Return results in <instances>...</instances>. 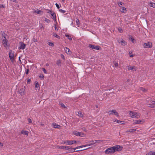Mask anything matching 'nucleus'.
Segmentation results:
<instances>
[{"label": "nucleus", "instance_id": "obj_1", "mask_svg": "<svg viewBox=\"0 0 155 155\" xmlns=\"http://www.w3.org/2000/svg\"><path fill=\"white\" fill-rule=\"evenodd\" d=\"M120 146L118 145H115L112 147L108 148L105 151L104 153L107 154H111L115 152L118 151Z\"/></svg>", "mask_w": 155, "mask_h": 155}, {"label": "nucleus", "instance_id": "obj_2", "mask_svg": "<svg viewBox=\"0 0 155 155\" xmlns=\"http://www.w3.org/2000/svg\"><path fill=\"white\" fill-rule=\"evenodd\" d=\"M129 115L131 117L133 118H138L140 117V114L138 113L130 111Z\"/></svg>", "mask_w": 155, "mask_h": 155}, {"label": "nucleus", "instance_id": "obj_3", "mask_svg": "<svg viewBox=\"0 0 155 155\" xmlns=\"http://www.w3.org/2000/svg\"><path fill=\"white\" fill-rule=\"evenodd\" d=\"M73 134L77 136L84 137L85 136V134L82 132H79L77 131H74L73 132Z\"/></svg>", "mask_w": 155, "mask_h": 155}, {"label": "nucleus", "instance_id": "obj_4", "mask_svg": "<svg viewBox=\"0 0 155 155\" xmlns=\"http://www.w3.org/2000/svg\"><path fill=\"white\" fill-rule=\"evenodd\" d=\"M2 43L3 45L4 46L5 48H6L8 46V40L6 39L5 36H4V38H2Z\"/></svg>", "mask_w": 155, "mask_h": 155}, {"label": "nucleus", "instance_id": "obj_5", "mask_svg": "<svg viewBox=\"0 0 155 155\" xmlns=\"http://www.w3.org/2000/svg\"><path fill=\"white\" fill-rule=\"evenodd\" d=\"M89 47L94 49L97 50H100L101 47L100 46H96L92 44H89L88 45Z\"/></svg>", "mask_w": 155, "mask_h": 155}, {"label": "nucleus", "instance_id": "obj_6", "mask_svg": "<svg viewBox=\"0 0 155 155\" xmlns=\"http://www.w3.org/2000/svg\"><path fill=\"white\" fill-rule=\"evenodd\" d=\"M9 55L11 61L13 62L14 61V52L11 50L9 52Z\"/></svg>", "mask_w": 155, "mask_h": 155}, {"label": "nucleus", "instance_id": "obj_7", "mask_svg": "<svg viewBox=\"0 0 155 155\" xmlns=\"http://www.w3.org/2000/svg\"><path fill=\"white\" fill-rule=\"evenodd\" d=\"M74 140H66L62 142V143L71 145L74 144Z\"/></svg>", "mask_w": 155, "mask_h": 155}, {"label": "nucleus", "instance_id": "obj_8", "mask_svg": "<svg viewBox=\"0 0 155 155\" xmlns=\"http://www.w3.org/2000/svg\"><path fill=\"white\" fill-rule=\"evenodd\" d=\"M144 47L145 48H149L152 47V44L150 42L145 43L144 44Z\"/></svg>", "mask_w": 155, "mask_h": 155}, {"label": "nucleus", "instance_id": "obj_9", "mask_svg": "<svg viewBox=\"0 0 155 155\" xmlns=\"http://www.w3.org/2000/svg\"><path fill=\"white\" fill-rule=\"evenodd\" d=\"M20 46L18 47V49L22 50L24 49L25 48V46H26V45L24 44V43L22 42H20Z\"/></svg>", "mask_w": 155, "mask_h": 155}, {"label": "nucleus", "instance_id": "obj_10", "mask_svg": "<svg viewBox=\"0 0 155 155\" xmlns=\"http://www.w3.org/2000/svg\"><path fill=\"white\" fill-rule=\"evenodd\" d=\"M128 69L129 70H133V71H136L137 70V68L135 66H128Z\"/></svg>", "mask_w": 155, "mask_h": 155}, {"label": "nucleus", "instance_id": "obj_11", "mask_svg": "<svg viewBox=\"0 0 155 155\" xmlns=\"http://www.w3.org/2000/svg\"><path fill=\"white\" fill-rule=\"evenodd\" d=\"M50 14L52 16V18L54 20V21H56V17L55 12L54 11H52V12H51Z\"/></svg>", "mask_w": 155, "mask_h": 155}, {"label": "nucleus", "instance_id": "obj_12", "mask_svg": "<svg viewBox=\"0 0 155 155\" xmlns=\"http://www.w3.org/2000/svg\"><path fill=\"white\" fill-rule=\"evenodd\" d=\"M59 148L60 149H61L69 150L70 149V147L69 146H61L59 147Z\"/></svg>", "mask_w": 155, "mask_h": 155}, {"label": "nucleus", "instance_id": "obj_13", "mask_svg": "<svg viewBox=\"0 0 155 155\" xmlns=\"http://www.w3.org/2000/svg\"><path fill=\"white\" fill-rule=\"evenodd\" d=\"M52 125L53 126V127L54 128L58 129H59L60 128V126L59 125L55 123H53L52 124Z\"/></svg>", "mask_w": 155, "mask_h": 155}, {"label": "nucleus", "instance_id": "obj_14", "mask_svg": "<svg viewBox=\"0 0 155 155\" xmlns=\"http://www.w3.org/2000/svg\"><path fill=\"white\" fill-rule=\"evenodd\" d=\"M19 92L21 95H24L25 93V90L23 88L21 89L20 90Z\"/></svg>", "mask_w": 155, "mask_h": 155}, {"label": "nucleus", "instance_id": "obj_15", "mask_svg": "<svg viewBox=\"0 0 155 155\" xmlns=\"http://www.w3.org/2000/svg\"><path fill=\"white\" fill-rule=\"evenodd\" d=\"M119 42L123 46H125L127 45V42L123 39H122V40L120 41Z\"/></svg>", "mask_w": 155, "mask_h": 155}, {"label": "nucleus", "instance_id": "obj_16", "mask_svg": "<svg viewBox=\"0 0 155 155\" xmlns=\"http://www.w3.org/2000/svg\"><path fill=\"white\" fill-rule=\"evenodd\" d=\"M64 50H65V52L68 54H71L70 50L69 48H68L66 47L64 48Z\"/></svg>", "mask_w": 155, "mask_h": 155}, {"label": "nucleus", "instance_id": "obj_17", "mask_svg": "<svg viewBox=\"0 0 155 155\" xmlns=\"http://www.w3.org/2000/svg\"><path fill=\"white\" fill-rule=\"evenodd\" d=\"M121 7L122 8V9H120V11L122 13H125L126 12V8L124 7Z\"/></svg>", "mask_w": 155, "mask_h": 155}, {"label": "nucleus", "instance_id": "obj_18", "mask_svg": "<svg viewBox=\"0 0 155 155\" xmlns=\"http://www.w3.org/2000/svg\"><path fill=\"white\" fill-rule=\"evenodd\" d=\"M83 147V146H80L79 147H76V148H74V149H73V150H74V151L73 152H77V151H81V150H76V149L79 148H82Z\"/></svg>", "mask_w": 155, "mask_h": 155}, {"label": "nucleus", "instance_id": "obj_19", "mask_svg": "<svg viewBox=\"0 0 155 155\" xmlns=\"http://www.w3.org/2000/svg\"><path fill=\"white\" fill-rule=\"evenodd\" d=\"M21 133L23 134L28 135V132L27 131H24V130H22L21 131Z\"/></svg>", "mask_w": 155, "mask_h": 155}, {"label": "nucleus", "instance_id": "obj_20", "mask_svg": "<svg viewBox=\"0 0 155 155\" xmlns=\"http://www.w3.org/2000/svg\"><path fill=\"white\" fill-rule=\"evenodd\" d=\"M102 141H103V140H95L94 141L95 142L94 143H92L91 144H95L96 143H100V142H102Z\"/></svg>", "mask_w": 155, "mask_h": 155}, {"label": "nucleus", "instance_id": "obj_21", "mask_svg": "<svg viewBox=\"0 0 155 155\" xmlns=\"http://www.w3.org/2000/svg\"><path fill=\"white\" fill-rule=\"evenodd\" d=\"M146 155H155V152L150 151L146 154Z\"/></svg>", "mask_w": 155, "mask_h": 155}, {"label": "nucleus", "instance_id": "obj_22", "mask_svg": "<svg viewBox=\"0 0 155 155\" xmlns=\"http://www.w3.org/2000/svg\"><path fill=\"white\" fill-rule=\"evenodd\" d=\"M149 4L150 5V6L151 7H152L153 8H155V3L150 2Z\"/></svg>", "mask_w": 155, "mask_h": 155}, {"label": "nucleus", "instance_id": "obj_23", "mask_svg": "<svg viewBox=\"0 0 155 155\" xmlns=\"http://www.w3.org/2000/svg\"><path fill=\"white\" fill-rule=\"evenodd\" d=\"M136 130L134 129H130L128 130H127L126 131L127 132H130V133H132L133 132H134Z\"/></svg>", "mask_w": 155, "mask_h": 155}, {"label": "nucleus", "instance_id": "obj_24", "mask_svg": "<svg viewBox=\"0 0 155 155\" xmlns=\"http://www.w3.org/2000/svg\"><path fill=\"white\" fill-rule=\"evenodd\" d=\"M61 61L60 60L57 61L56 62V64L57 65L60 66H61Z\"/></svg>", "mask_w": 155, "mask_h": 155}, {"label": "nucleus", "instance_id": "obj_25", "mask_svg": "<svg viewBox=\"0 0 155 155\" xmlns=\"http://www.w3.org/2000/svg\"><path fill=\"white\" fill-rule=\"evenodd\" d=\"M60 104L61 105V106L62 107H63L65 109H66L67 107H66L65 105H64V104H63V103L61 102L60 103Z\"/></svg>", "mask_w": 155, "mask_h": 155}, {"label": "nucleus", "instance_id": "obj_26", "mask_svg": "<svg viewBox=\"0 0 155 155\" xmlns=\"http://www.w3.org/2000/svg\"><path fill=\"white\" fill-rule=\"evenodd\" d=\"M113 113L115 115L117 116H119L118 113L115 110H113Z\"/></svg>", "mask_w": 155, "mask_h": 155}, {"label": "nucleus", "instance_id": "obj_27", "mask_svg": "<svg viewBox=\"0 0 155 155\" xmlns=\"http://www.w3.org/2000/svg\"><path fill=\"white\" fill-rule=\"evenodd\" d=\"M39 77L41 80H43L44 78V75L42 74H40L39 75Z\"/></svg>", "mask_w": 155, "mask_h": 155}, {"label": "nucleus", "instance_id": "obj_28", "mask_svg": "<svg viewBox=\"0 0 155 155\" xmlns=\"http://www.w3.org/2000/svg\"><path fill=\"white\" fill-rule=\"evenodd\" d=\"M141 122V120H135L134 122V123L135 124H139Z\"/></svg>", "mask_w": 155, "mask_h": 155}, {"label": "nucleus", "instance_id": "obj_29", "mask_svg": "<svg viewBox=\"0 0 155 155\" xmlns=\"http://www.w3.org/2000/svg\"><path fill=\"white\" fill-rule=\"evenodd\" d=\"M53 35L56 38H60V37L59 36L57 35L56 33H53Z\"/></svg>", "mask_w": 155, "mask_h": 155}, {"label": "nucleus", "instance_id": "obj_30", "mask_svg": "<svg viewBox=\"0 0 155 155\" xmlns=\"http://www.w3.org/2000/svg\"><path fill=\"white\" fill-rule=\"evenodd\" d=\"M44 20L48 23H49L50 22V21L46 18H45Z\"/></svg>", "mask_w": 155, "mask_h": 155}, {"label": "nucleus", "instance_id": "obj_31", "mask_svg": "<svg viewBox=\"0 0 155 155\" xmlns=\"http://www.w3.org/2000/svg\"><path fill=\"white\" fill-rule=\"evenodd\" d=\"M35 12H36L38 14H41V13H42V11L40 10H38L37 11H35Z\"/></svg>", "mask_w": 155, "mask_h": 155}, {"label": "nucleus", "instance_id": "obj_32", "mask_svg": "<svg viewBox=\"0 0 155 155\" xmlns=\"http://www.w3.org/2000/svg\"><path fill=\"white\" fill-rule=\"evenodd\" d=\"M140 90H141L144 92H145L147 91V90L146 89H145L144 88H143L142 87H140Z\"/></svg>", "mask_w": 155, "mask_h": 155}, {"label": "nucleus", "instance_id": "obj_33", "mask_svg": "<svg viewBox=\"0 0 155 155\" xmlns=\"http://www.w3.org/2000/svg\"><path fill=\"white\" fill-rule=\"evenodd\" d=\"M129 39L133 43H134L133 41L134 40V39L132 36H129Z\"/></svg>", "mask_w": 155, "mask_h": 155}, {"label": "nucleus", "instance_id": "obj_34", "mask_svg": "<svg viewBox=\"0 0 155 155\" xmlns=\"http://www.w3.org/2000/svg\"><path fill=\"white\" fill-rule=\"evenodd\" d=\"M124 121H120L118 120H117V122L119 123L120 124H124Z\"/></svg>", "mask_w": 155, "mask_h": 155}, {"label": "nucleus", "instance_id": "obj_35", "mask_svg": "<svg viewBox=\"0 0 155 155\" xmlns=\"http://www.w3.org/2000/svg\"><path fill=\"white\" fill-rule=\"evenodd\" d=\"M76 22L77 23V24L78 25H79L80 24V22H79V20L78 19H77L76 21Z\"/></svg>", "mask_w": 155, "mask_h": 155}, {"label": "nucleus", "instance_id": "obj_36", "mask_svg": "<svg viewBox=\"0 0 155 155\" xmlns=\"http://www.w3.org/2000/svg\"><path fill=\"white\" fill-rule=\"evenodd\" d=\"M148 105H149L148 106L150 107L154 108V107H155V106L153 104H149Z\"/></svg>", "mask_w": 155, "mask_h": 155}, {"label": "nucleus", "instance_id": "obj_37", "mask_svg": "<svg viewBox=\"0 0 155 155\" xmlns=\"http://www.w3.org/2000/svg\"><path fill=\"white\" fill-rule=\"evenodd\" d=\"M48 44L50 46H54V45L53 43H51V42H48Z\"/></svg>", "mask_w": 155, "mask_h": 155}, {"label": "nucleus", "instance_id": "obj_38", "mask_svg": "<svg viewBox=\"0 0 155 155\" xmlns=\"http://www.w3.org/2000/svg\"><path fill=\"white\" fill-rule=\"evenodd\" d=\"M118 30L119 31L120 33H122L123 31V30L122 29V28L120 27H119L118 28Z\"/></svg>", "mask_w": 155, "mask_h": 155}, {"label": "nucleus", "instance_id": "obj_39", "mask_svg": "<svg viewBox=\"0 0 155 155\" xmlns=\"http://www.w3.org/2000/svg\"><path fill=\"white\" fill-rule=\"evenodd\" d=\"M59 11H60V12L63 13H64L66 12V11L65 10H63L62 9H59Z\"/></svg>", "mask_w": 155, "mask_h": 155}, {"label": "nucleus", "instance_id": "obj_40", "mask_svg": "<svg viewBox=\"0 0 155 155\" xmlns=\"http://www.w3.org/2000/svg\"><path fill=\"white\" fill-rule=\"evenodd\" d=\"M39 87V85L38 82L36 83L35 85V88H38Z\"/></svg>", "mask_w": 155, "mask_h": 155}, {"label": "nucleus", "instance_id": "obj_41", "mask_svg": "<svg viewBox=\"0 0 155 155\" xmlns=\"http://www.w3.org/2000/svg\"><path fill=\"white\" fill-rule=\"evenodd\" d=\"M118 4V5L119 6V7H121V6H120V5H123L124 4L122 2H119Z\"/></svg>", "mask_w": 155, "mask_h": 155}, {"label": "nucleus", "instance_id": "obj_42", "mask_svg": "<svg viewBox=\"0 0 155 155\" xmlns=\"http://www.w3.org/2000/svg\"><path fill=\"white\" fill-rule=\"evenodd\" d=\"M42 70L45 73V74L47 73V72L46 70H45V69L44 68H42Z\"/></svg>", "mask_w": 155, "mask_h": 155}, {"label": "nucleus", "instance_id": "obj_43", "mask_svg": "<svg viewBox=\"0 0 155 155\" xmlns=\"http://www.w3.org/2000/svg\"><path fill=\"white\" fill-rule=\"evenodd\" d=\"M47 13H50V14L51 13V12H52V11L50 10L49 9H47Z\"/></svg>", "mask_w": 155, "mask_h": 155}, {"label": "nucleus", "instance_id": "obj_44", "mask_svg": "<svg viewBox=\"0 0 155 155\" xmlns=\"http://www.w3.org/2000/svg\"><path fill=\"white\" fill-rule=\"evenodd\" d=\"M32 40L33 41L35 42H38L37 39L35 38H33Z\"/></svg>", "mask_w": 155, "mask_h": 155}, {"label": "nucleus", "instance_id": "obj_45", "mask_svg": "<svg viewBox=\"0 0 155 155\" xmlns=\"http://www.w3.org/2000/svg\"><path fill=\"white\" fill-rule=\"evenodd\" d=\"M81 129L84 131L86 132L87 131L86 129L84 127L81 128Z\"/></svg>", "mask_w": 155, "mask_h": 155}, {"label": "nucleus", "instance_id": "obj_46", "mask_svg": "<svg viewBox=\"0 0 155 155\" xmlns=\"http://www.w3.org/2000/svg\"><path fill=\"white\" fill-rule=\"evenodd\" d=\"M28 120L29 123H31L32 122L30 118H28Z\"/></svg>", "mask_w": 155, "mask_h": 155}, {"label": "nucleus", "instance_id": "obj_47", "mask_svg": "<svg viewBox=\"0 0 155 155\" xmlns=\"http://www.w3.org/2000/svg\"><path fill=\"white\" fill-rule=\"evenodd\" d=\"M112 111L113 110H109V111L108 113L109 114H111L113 113V112Z\"/></svg>", "mask_w": 155, "mask_h": 155}, {"label": "nucleus", "instance_id": "obj_48", "mask_svg": "<svg viewBox=\"0 0 155 155\" xmlns=\"http://www.w3.org/2000/svg\"><path fill=\"white\" fill-rule=\"evenodd\" d=\"M55 5L58 9H59L60 8L59 5L57 3H56Z\"/></svg>", "mask_w": 155, "mask_h": 155}, {"label": "nucleus", "instance_id": "obj_49", "mask_svg": "<svg viewBox=\"0 0 155 155\" xmlns=\"http://www.w3.org/2000/svg\"><path fill=\"white\" fill-rule=\"evenodd\" d=\"M11 1L15 2V3H17L18 1L17 0H10Z\"/></svg>", "mask_w": 155, "mask_h": 155}, {"label": "nucleus", "instance_id": "obj_50", "mask_svg": "<svg viewBox=\"0 0 155 155\" xmlns=\"http://www.w3.org/2000/svg\"><path fill=\"white\" fill-rule=\"evenodd\" d=\"M114 66L115 67H117L118 66V64L117 63H114Z\"/></svg>", "mask_w": 155, "mask_h": 155}, {"label": "nucleus", "instance_id": "obj_51", "mask_svg": "<svg viewBox=\"0 0 155 155\" xmlns=\"http://www.w3.org/2000/svg\"><path fill=\"white\" fill-rule=\"evenodd\" d=\"M95 142V141H93V140L91 141H90L89 142H90V143H90V144H91V145H92V144H91V143H94V142Z\"/></svg>", "mask_w": 155, "mask_h": 155}, {"label": "nucleus", "instance_id": "obj_52", "mask_svg": "<svg viewBox=\"0 0 155 155\" xmlns=\"http://www.w3.org/2000/svg\"><path fill=\"white\" fill-rule=\"evenodd\" d=\"M28 72H29V69H27L26 71V74H28Z\"/></svg>", "mask_w": 155, "mask_h": 155}, {"label": "nucleus", "instance_id": "obj_53", "mask_svg": "<svg viewBox=\"0 0 155 155\" xmlns=\"http://www.w3.org/2000/svg\"><path fill=\"white\" fill-rule=\"evenodd\" d=\"M91 145V144H87V145H83V147H86V146H90Z\"/></svg>", "mask_w": 155, "mask_h": 155}, {"label": "nucleus", "instance_id": "obj_54", "mask_svg": "<svg viewBox=\"0 0 155 155\" xmlns=\"http://www.w3.org/2000/svg\"><path fill=\"white\" fill-rule=\"evenodd\" d=\"M68 38L69 40H72V38L71 37H69V36H68Z\"/></svg>", "mask_w": 155, "mask_h": 155}, {"label": "nucleus", "instance_id": "obj_55", "mask_svg": "<svg viewBox=\"0 0 155 155\" xmlns=\"http://www.w3.org/2000/svg\"><path fill=\"white\" fill-rule=\"evenodd\" d=\"M151 103L152 104H155V101H151Z\"/></svg>", "mask_w": 155, "mask_h": 155}, {"label": "nucleus", "instance_id": "obj_56", "mask_svg": "<svg viewBox=\"0 0 155 155\" xmlns=\"http://www.w3.org/2000/svg\"><path fill=\"white\" fill-rule=\"evenodd\" d=\"M78 114H80V116L81 117L82 116V114L81 113H78Z\"/></svg>", "mask_w": 155, "mask_h": 155}, {"label": "nucleus", "instance_id": "obj_57", "mask_svg": "<svg viewBox=\"0 0 155 155\" xmlns=\"http://www.w3.org/2000/svg\"><path fill=\"white\" fill-rule=\"evenodd\" d=\"M117 119H114V120L113 121H114V122H117Z\"/></svg>", "mask_w": 155, "mask_h": 155}, {"label": "nucleus", "instance_id": "obj_58", "mask_svg": "<svg viewBox=\"0 0 155 155\" xmlns=\"http://www.w3.org/2000/svg\"><path fill=\"white\" fill-rule=\"evenodd\" d=\"M5 34L4 33V34H2V38H4V36H5Z\"/></svg>", "mask_w": 155, "mask_h": 155}, {"label": "nucleus", "instance_id": "obj_59", "mask_svg": "<svg viewBox=\"0 0 155 155\" xmlns=\"http://www.w3.org/2000/svg\"><path fill=\"white\" fill-rule=\"evenodd\" d=\"M55 29L56 31L58 30V29L57 28V27L55 25Z\"/></svg>", "mask_w": 155, "mask_h": 155}, {"label": "nucleus", "instance_id": "obj_60", "mask_svg": "<svg viewBox=\"0 0 155 155\" xmlns=\"http://www.w3.org/2000/svg\"><path fill=\"white\" fill-rule=\"evenodd\" d=\"M27 82H29L30 81H31V80L30 79H28V80H27Z\"/></svg>", "mask_w": 155, "mask_h": 155}, {"label": "nucleus", "instance_id": "obj_61", "mask_svg": "<svg viewBox=\"0 0 155 155\" xmlns=\"http://www.w3.org/2000/svg\"><path fill=\"white\" fill-rule=\"evenodd\" d=\"M129 56L130 57H133L134 55L133 54L130 55Z\"/></svg>", "mask_w": 155, "mask_h": 155}, {"label": "nucleus", "instance_id": "obj_62", "mask_svg": "<svg viewBox=\"0 0 155 155\" xmlns=\"http://www.w3.org/2000/svg\"><path fill=\"white\" fill-rule=\"evenodd\" d=\"M41 126H44V124H41Z\"/></svg>", "mask_w": 155, "mask_h": 155}, {"label": "nucleus", "instance_id": "obj_63", "mask_svg": "<svg viewBox=\"0 0 155 155\" xmlns=\"http://www.w3.org/2000/svg\"><path fill=\"white\" fill-rule=\"evenodd\" d=\"M73 143H74H74H76L77 141H74Z\"/></svg>", "mask_w": 155, "mask_h": 155}, {"label": "nucleus", "instance_id": "obj_64", "mask_svg": "<svg viewBox=\"0 0 155 155\" xmlns=\"http://www.w3.org/2000/svg\"><path fill=\"white\" fill-rule=\"evenodd\" d=\"M19 60L20 61H21V60H20V57H19Z\"/></svg>", "mask_w": 155, "mask_h": 155}]
</instances>
